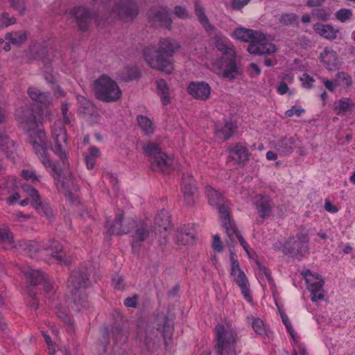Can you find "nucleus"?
I'll use <instances>...</instances> for the list:
<instances>
[{
    "label": "nucleus",
    "mask_w": 355,
    "mask_h": 355,
    "mask_svg": "<svg viewBox=\"0 0 355 355\" xmlns=\"http://www.w3.org/2000/svg\"><path fill=\"white\" fill-rule=\"evenodd\" d=\"M298 16L293 12L282 13L279 18V23L285 26H288L297 22Z\"/></svg>",
    "instance_id": "obj_54"
},
{
    "label": "nucleus",
    "mask_w": 355,
    "mask_h": 355,
    "mask_svg": "<svg viewBox=\"0 0 355 355\" xmlns=\"http://www.w3.org/2000/svg\"><path fill=\"white\" fill-rule=\"evenodd\" d=\"M40 139H42V135L45 136L44 132H40ZM41 142L42 144L37 141H33L32 143V146L35 153L53 179L55 180H60L63 173L62 168L51 159L47 153L46 144L42 141V139H41Z\"/></svg>",
    "instance_id": "obj_7"
},
{
    "label": "nucleus",
    "mask_w": 355,
    "mask_h": 355,
    "mask_svg": "<svg viewBox=\"0 0 355 355\" xmlns=\"http://www.w3.org/2000/svg\"><path fill=\"white\" fill-rule=\"evenodd\" d=\"M139 296L134 295L132 297H128L124 300L123 304L126 307L136 308L137 306Z\"/></svg>",
    "instance_id": "obj_63"
},
{
    "label": "nucleus",
    "mask_w": 355,
    "mask_h": 355,
    "mask_svg": "<svg viewBox=\"0 0 355 355\" xmlns=\"http://www.w3.org/2000/svg\"><path fill=\"white\" fill-rule=\"evenodd\" d=\"M77 101L78 111L83 118L92 125L99 123L101 115L96 107L83 96L78 95Z\"/></svg>",
    "instance_id": "obj_11"
},
{
    "label": "nucleus",
    "mask_w": 355,
    "mask_h": 355,
    "mask_svg": "<svg viewBox=\"0 0 355 355\" xmlns=\"http://www.w3.org/2000/svg\"><path fill=\"white\" fill-rule=\"evenodd\" d=\"M5 39L14 45H20L26 41L27 35L25 31H19L6 33Z\"/></svg>",
    "instance_id": "obj_44"
},
{
    "label": "nucleus",
    "mask_w": 355,
    "mask_h": 355,
    "mask_svg": "<svg viewBox=\"0 0 355 355\" xmlns=\"http://www.w3.org/2000/svg\"><path fill=\"white\" fill-rule=\"evenodd\" d=\"M188 93L196 99L206 101L210 97L211 87L205 82H192L187 88Z\"/></svg>",
    "instance_id": "obj_19"
},
{
    "label": "nucleus",
    "mask_w": 355,
    "mask_h": 355,
    "mask_svg": "<svg viewBox=\"0 0 355 355\" xmlns=\"http://www.w3.org/2000/svg\"><path fill=\"white\" fill-rule=\"evenodd\" d=\"M21 176L33 184L40 183L41 180V177L33 169H23L21 171Z\"/></svg>",
    "instance_id": "obj_52"
},
{
    "label": "nucleus",
    "mask_w": 355,
    "mask_h": 355,
    "mask_svg": "<svg viewBox=\"0 0 355 355\" xmlns=\"http://www.w3.org/2000/svg\"><path fill=\"white\" fill-rule=\"evenodd\" d=\"M28 94L33 101L38 103L46 105L51 101V95L49 92H42L36 87H29Z\"/></svg>",
    "instance_id": "obj_38"
},
{
    "label": "nucleus",
    "mask_w": 355,
    "mask_h": 355,
    "mask_svg": "<svg viewBox=\"0 0 355 355\" xmlns=\"http://www.w3.org/2000/svg\"><path fill=\"white\" fill-rule=\"evenodd\" d=\"M295 144L296 139L294 137H286L277 142L275 149L280 155L286 156L293 152Z\"/></svg>",
    "instance_id": "obj_31"
},
{
    "label": "nucleus",
    "mask_w": 355,
    "mask_h": 355,
    "mask_svg": "<svg viewBox=\"0 0 355 355\" xmlns=\"http://www.w3.org/2000/svg\"><path fill=\"white\" fill-rule=\"evenodd\" d=\"M150 23L156 28H166L171 30L172 19L169 17L167 7H153L148 12Z\"/></svg>",
    "instance_id": "obj_14"
},
{
    "label": "nucleus",
    "mask_w": 355,
    "mask_h": 355,
    "mask_svg": "<svg viewBox=\"0 0 355 355\" xmlns=\"http://www.w3.org/2000/svg\"><path fill=\"white\" fill-rule=\"evenodd\" d=\"M205 193L209 204L218 209L219 216H227V212L230 211L229 205L223 194L210 185L205 187Z\"/></svg>",
    "instance_id": "obj_16"
},
{
    "label": "nucleus",
    "mask_w": 355,
    "mask_h": 355,
    "mask_svg": "<svg viewBox=\"0 0 355 355\" xmlns=\"http://www.w3.org/2000/svg\"><path fill=\"white\" fill-rule=\"evenodd\" d=\"M157 87L160 93V98L163 105H166L170 103L171 99L168 96V88L166 82L164 79H159L156 81Z\"/></svg>",
    "instance_id": "obj_47"
},
{
    "label": "nucleus",
    "mask_w": 355,
    "mask_h": 355,
    "mask_svg": "<svg viewBox=\"0 0 355 355\" xmlns=\"http://www.w3.org/2000/svg\"><path fill=\"white\" fill-rule=\"evenodd\" d=\"M16 115L25 130L28 131L36 127V117L31 108L27 107L19 108L16 111Z\"/></svg>",
    "instance_id": "obj_20"
},
{
    "label": "nucleus",
    "mask_w": 355,
    "mask_h": 355,
    "mask_svg": "<svg viewBox=\"0 0 355 355\" xmlns=\"http://www.w3.org/2000/svg\"><path fill=\"white\" fill-rule=\"evenodd\" d=\"M11 6L21 14L25 10L24 0H9Z\"/></svg>",
    "instance_id": "obj_64"
},
{
    "label": "nucleus",
    "mask_w": 355,
    "mask_h": 355,
    "mask_svg": "<svg viewBox=\"0 0 355 355\" xmlns=\"http://www.w3.org/2000/svg\"><path fill=\"white\" fill-rule=\"evenodd\" d=\"M248 51L253 55L271 54L276 51L274 44L267 42L266 36L261 40H254L248 47Z\"/></svg>",
    "instance_id": "obj_18"
},
{
    "label": "nucleus",
    "mask_w": 355,
    "mask_h": 355,
    "mask_svg": "<svg viewBox=\"0 0 355 355\" xmlns=\"http://www.w3.org/2000/svg\"><path fill=\"white\" fill-rule=\"evenodd\" d=\"M353 12L349 8H341L335 12V17L342 23H345L352 19Z\"/></svg>",
    "instance_id": "obj_53"
},
{
    "label": "nucleus",
    "mask_w": 355,
    "mask_h": 355,
    "mask_svg": "<svg viewBox=\"0 0 355 355\" xmlns=\"http://www.w3.org/2000/svg\"><path fill=\"white\" fill-rule=\"evenodd\" d=\"M295 44L304 49H311L315 46V42L305 35L298 36Z\"/></svg>",
    "instance_id": "obj_55"
},
{
    "label": "nucleus",
    "mask_w": 355,
    "mask_h": 355,
    "mask_svg": "<svg viewBox=\"0 0 355 355\" xmlns=\"http://www.w3.org/2000/svg\"><path fill=\"white\" fill-rule=\"evenodd\" d=\"M180 48L177 41L162 38L158 43L157 49L154 46H147L143 51V55L152 69L171 73L173 69L172 58Z\"/></svg>",
    "instance_id": "obj_1"
},
{
    "label": "nucleus",
    "mask_w": 355,
    "mask_h": 355,
    "mask_svg": "<svg viewBox=\"0 0 355 355\" xmlns=\"http://www.w3.org/2000/svg\"><path fill=\"white\" fill-rule=\"evenodd\" d=\"M140 76V71L137 66H126L123 68L120 74L121 80L129 82L138 78Z\"/></svg>",
    "instance_id": "obj_41"
},
{
    "label": "nucleus",
    "mask_w": 355,
    "mask_h": 355,
    "mask_svg": "<svg viewBox=\"0 0 355 355\" xmlns=\"http://www.w3.org/2000/svg\"><path fill=\"white\" fill-rule=\"evenodd\" d=\"M219 217L222 223V226L225 229L228 237L227 243L229 245L234 246L235 244V238H237L238 235L241 233L236 227L234 221L232 220L230 211L227 212V216H225L224 217L219 216Z\"/></svg>",
    "instance_id": "obj_24"
},
{
    "label": "nucleus",
    "mask_w": 355,
    "mask_h": 355,
    "mask_svg": "<svg viewBox=\"0 0 355 355\" xmlns=\"http://www.w3.org/2000/svg\"><path fill=\"white\" fill-rule=\"evenodd\" d=\"M61 188L64 194L69 197H71L73 193L78 191L80 189L77 178L71 172L62 177Z\"/></svg>",
    "instance_id": "obj_30"
},
{
    "label": "nucleus",
    "mask_w": 355,
    "mask_h": 355,
    "mask_svg": "<svg viewBox=\"0 0 355 355\" xmlns=\"http://www.w3.org/2000/svg\"><path fill=\"white\" fill-rule=\"evenodd\" d=\"M13 236L8 228L0 227V244L4 245L3 248L13 247Z\"/></svg>",
    "instance_id": "obj_50"
},
{
    "label": "nucleus",
    "mask_w": 355,
    "mask_h": 355,
    "mask_svg": "<svg viewBox=\"0 0 355 355\" xmlns=\"http://www.w3.org/2000/svg\"><path fill=\"white\" fill-rule=\"evenodd\" d=\"M111 334L114 342L125 343L128 340V333L124 330V322L120 316L119 321H115L112 329Z\"/></svg>",
    "instance_id": "obj_35"
},
{
    "label": "nucleus",
    "mask_w": 355,
    "mask_h": 355,
    "mask_svg": "<svg viewBox=\"0 0 355 355\" xmlns=\"http://www.w3.org/2000/svg\"><path fill=\"white\" fill-rule=\"evenodd\" d=\"M15 22L16 19L13 17H10L7 12H3L0 16V28L7 27Z\"/></svg>",
    "instance_id": "obj_60"
},
{
    "label": "nucleus",
    "mask_w": 355,
    "mask_h": 355,
    "mask_svg": "<svg viewBox=\"0 0 355 355\" xmlns=\"http://www.w3.org/2000/svg\"><path fill=\"white\" fill-rule=\"evenodd\" d=\"M15 141L5 132L0 131V151L3 152L8 159H14Z\"/></svg>",
    "instance_id": "obj_36"
},
{
    "label": "nucleus",
    "mask_w": 355,
    "mask_h": 355,
    "mask_svg": "<svg viewBox=\"0 0 355 355\" xmlns=\"http://www.w3.org/2000/svg\"><path fill=\"white\" fill-rule=\"evenodd\" d=\"M26 279L33 286L42 284L46 293H49L52 289L51 282L46 278V275L40 270L28 269L24 271Z\"/></svg>",
    "instance_id": "obj_21"
},
{
    "label": "nucleus",
    "mask_w": 355,
    "mask_h": 355,
    "mask_svg": "<svg viewBox=\"0 0 355 355\" xmlns=\"http://www.w3.org/2000/svg\"><path fill=\"white\" fill-rule=\"evenodd\" d=\"M22 189L32 200V206L35 209H37V206L42 202L39 191L30 184H24Z\"/></svg>",
    "instance_id": "obj_42"
},
{
    "label": "nucleus",
    "mask_w": 355,
    "mask_h": 355,
    "mask_svg": "<svg viewBox=\"0 0 355 355\" xmlns=\"http://www.w3.org/2000/svg\"><path fill=\"white\" fill-rule=\"evenodd\" d=\"M309 236L307 234H297L285 242L283 252L289 257L301 260L309 254Z\"/></svg>",
    "instance_id": "obj_6"
},
{
    "label": "nucleus",
    "mask_w": 355,
    "mask_h": 355,
    "mask_svg": "<svg viewBox=\"0 0 355 355\" xmlns=\"http://www.w3.org/2000/svg\"><path fill=\"white\" fill-rule=\"evenodd\" d=\"M193 6L195 14L199 21L207 30L213 29L214 27L209 24L208 17L205 12V10L201 5L200 1L195 0L193 1Z\"/></svg>",
    "instance_id": "obj_40"
},
{
    "label": "nucleus",
    "mask_w": 355,
    "mask_h": 355,
    "mask_svg": "<svg viewBox=\"0 0 355 355\" xmlns=\"http://www.w3.org/2000/svg\"><path fill=\"white\" fill-rule=\"evenodd\" d=\"M181 190L186 205L192 206L195 202L194 195L196 192V187L190 184H181Z\"/></svg>",
    "instance_id": "obj_43"
},
{
    "label": "nucleus",
    "mask_w": 355,
    "mask_h": 355,
    "mask_svg": "<svg viewBox=\"0 0 355 355\" xmlns=\"http://www.w3.org/2000/svg\"><path fill=\"white\" fill-rule=\"evenodd\" d=\"M24 252L31 257H35L42 246L34 241H26L21 244Z\"/></svg>",
    "instance_id": "obj_46"
},
{
    "label": "nucleus",
    "mask_w": 355,
    "mask_h": 355,
    "mask_svg": "<svg viewBox=\"0 0 355 355\" xmlns=\"http://www.w3.org/2000/svg\"><path fill=\"white\" fill-rule=\"evenodd\" d=\"M52 138L54 146H51V150L58 156L64 168L69 165L68 157L69 153L67 143V131L64 128H53L52 130Z\"/></svg>",
    "instance_id": "obj_9"
},
{
    "label": "nucleus",
    "mask_w": 355,
    "mask_h": 355,
    "mask_svg": "<svg viewBox=\"0 0 355 355\" xmlns=\"http://www.w3.org/2000/svg\"><path fill=\"white\" fill-rule=\"evenodd\" d=\"M237 125L232 121H225L223 124H218L216 128V135L217 137L229 139L236 130Z\"/></svg>",
    "instance_id": "obj_34"
},
{
    "label": "nucleus",
    "mask_w": 355,
    "mask_h": 355,
    "mask_svg": "<svg viewBox=\"0 0 355 355\" xmlns=\"http://www.w3.org/2000/svg\"><path fill=\"white\" fill-rule=\"evenodd\" d=\"M94 94L97 99L112 103L121 97V90L117 83L106 75L101 76L94 83Z\"/></svg>",
    "instance_id": "obj_4"
},
{
    "label": "nucleus",
    "mask_w": 355,
    "mask_h": 355,
    "mask_svg": "<svg viewBox=\"0 0 355 355\" xmlns=\"http://www.w3.org/2000/svg\"><path fill=\"white\" fill-rule=\"evenodd\" d=\"M92 272L91 263H85L75 268L69 277L67 284L71 290L85 289L91 286L89 277Z\"/></svg>",
    "instance_id": "obj_10"
},
{
    "label": "nucleus",
    "mask_w": 355,
    "mask_h": 355,
    "mask_svg": "<svg viewBox=\"0 0 355 355\" xmlns=\"http://www.w3.org/2000/svg\"><path fill=\"white\" fill-rule=\"evenodd\" d=\"M300 80L302 83L303 87L306 89H310L311 87H312L313 83L315 81L313 78L306 73H304L302 75V77L300 78Z\"/></svg>",
    "instance_id": "obj_62"
},
{
    "label": "nucleus",
    "mask_w": 355,
    "mask_h": 355,
    "mask_svg": "<svg viewBox=\"0 0 355 355\" xmlns=\"http://www.w3.org/2000/svg\"><path fill=\"white\" fill-rule=\"evenodd\" d=\"M70 292L72 297L71 309L79 312L89 307V303L87 300L85 289L71 290Z\"/></svg>",
    "instance_id": "obj_25"
},
{
    "label": "nucleus",
    "mask_w": 355,
    "mask_h": 355,
    "mask_svg": "<svg viewBox=\"0 0 355 355\" xmlns=\"http://www.w3.org/2000/svg\"><path fill=\"white\" fill-rule=\"evenodd\" d=\"M135 225V220L132 218H123V214H118L113 222L106 221L107 234H126L130 232Z\"/></svg>",
    "instance_id": "obj_12"
},
{
    "label": "nucleus",
    "mask_w": 355,
    "mask_h": 355,
    "mask_svg": "<svg viewBox=\"0 0 355 355\" xmlns=\"http://www.w3.org/2000/svg\"><path fill=\"white\" fill-rule=\"evenodd\" d=\"M310 292L320 291L324 286V282L322 276L312 272L310 270H306L302 272Z\"/></svg>",
    "instance_id": "obj_28"
},
{
    "label": "nucleus",
    "mask_w": 355,
    "mask_h": 355,
    "mask_svg": "<svg viewBox=\"0 0 355 355\" xmlns=\"http://www.w3.org/2000/svg\"><path fill=\"white\" fill-rule=\"evenodd\" d=\"M71 14L74 17L77 25L80 30L85 31L87 30L94 15L85 7H76L71 10Z\"/></svg>",
    "instance_id": "obj_22"
},
{
    "label": "nucleus",
    "mask_w": 355,
    "mask_h": 355,
    "mask_svg": "<svg viewBox=\"0 0 355 355\" xmlns=\"http://www.w3.org/2000/svg\"><path fill=\"white\" fill-rule=\"evenodd\" d=\"M227 151L230 157L239 164H244L249 159L248 149L241 143L232 144Z\"/></svg>",
    "instance_id": "obj_23"
},
{
    "label": "nucleus",
    "mask_w": 355,
    "mask_h": 355,
    "mask_svg": "<svg viewBox=\"0 0 355 355\" xmlns=\"http://www.w3.org/2000/svg\"><path fill=\"white\" fill-rule=\"evenodd\" d=\"M354 105L348 98H342L334 104V112L339 115L350 110L351 107Z\"/></svg>",
    "instance_id": "obj_49"
},
{
    "label": "nucleus",
    "mask_w": 355,
    "mask_h": 355,
    "mask_svg": "<svg viewBox=\"0 0 355 355\" xmlns=\"http://www.w3.org/2000/svg\"><path fill=\"white\" fill-rule=\"evenodd\" d=\"M170 217L168 215V212L164 209L161 210L155 218V231L157 234V232L162 234L164 233L163 235V239L165 240L167 236L166 232L170 228Z\"/></svg>",
    "instance_id": "obj_27"
},
{
    "label": "nucleus",
    "mask_w": 355,
    "mask_h": 355,
    "mask_svg": "<svg viewBox=\"0 0 355 355\" xmlns=\"http://www.w3.org/2000/svg\"><path fill=\"white\" fill-rule=\"evenodd\" d=\"M234 36L239 40L250 44L254 40L263 38V33L252 29L239 28L234 31Z\"/></svg>",
    "instance_id": "obj_29"
},
{
    "label": "nucleus",
    "mask_w": 355,
    "mask_h": 355,
    "mask_svg": "<svg viewBox=\"0 0 355 355\" xmlns=\"http://www.w3.org/2000/svg\"><path fill=\"white\" fill-rule=\"evenodd\" d=\"M131 236V245L134 250L139 249L152 233V227L146 221L135 222Z\"/></svg>",
    "instance_id": "obj_15"
},
{
    "label": "nucleus",
    "mask_w": 355,
    "mask_h": 355,
    "mask_svg": "<svg viewBox=\"0 0 355 355\" xmlns=\"http://www.w3.org/2000/svg\"><path fill=\"white\" fill-rule=\"evenodd\" d=\"M214 66L217 70L216 73L229 81H233L238 75H241L243 72L236 61V55L234 57L221 56L216 60Z\"/></svg>",
    "instance_id": "obj_8"
},
{
    "label": "nucleus",
    "mask_w": 355,
    "mask_h": 355,
    "mask_svg": "<svg viewBox=\"0 0 355 355\" xmlns=\"http://www.w3.org/2000/svg\"><path fill=\"white\" fill-rule=\"evenodd\" d=\"M313 29L315 33L329 41H333L337 38L340 31L335 28L330 24L315 23L313 26Z\"/></svg>",
    "instance_id": "obj_26"
},
{
    "label": "nucleus",
    "mask_w": 355,
    "mask_h": 355,
    "mask_svg": "<svg viewBox=\"0 0 355 355\" xmlns=\"http://www.w3.org/2000/svg\"><path fill=\"white\" fill-rule=\"evenodd\" d=\"M173 12L175 17L181 19H187L189 17V12L185 6H175Z\"/></svg>",
    "instance_id": "obj_59"
},
{
    "label": "nucleus",
    "mask_w": 355,
    "mask_h": 355,
    "mask_svg": "<svg viewBox=\"0 0 355 355\" xmlns=\"http://www.w3.org/2000/svg\"><path fill=\"white\" fill-rule=\"evenodd\" d=\"M138 10L136 0H119L112 8V12L123 21L135 19L138 15Z\"/></svg>",
    "instance_id": "obj_13"
},
{
    "label": "nucleus",
    "mask_w": 355,
    "mask_h": 355,
    "mask_svg": "<svg viewBox=\"0 0 355 355\" xmlns=\"http://www.w3.org/2000/svg\"><path fill=\"white\" fill-rule=\"evenodd\" d=\"M256 209L260 217L262 218L268 217L272 211L271 200L268 198L261 196L256 202Z\"/></svg>",
    "instance_id": "obj_39"
},
{
    "label": "nucleus",
    "mask_w": 355,
    "mask_h": 355,
    "mask_svg": "<svg viewBox=\"0 0 355 355\" xmlns=\"http://www.w3.org/2000/svg\"><path fill=\"white\" fill-rule=\"evenodd\" d=\"M312 17L321 21H327L330 17V14L323 8H315L311 12Z\"/></svg>",
    "instance_id": "obj_58"
},
{
    "label": "nucleus",
    "mask_w": 355,
    "mask_h": 355,
    "mask_svg": "<svg viewBox=\"0 0 355 355\" xmlns=\"http://www.w3.org/2000/svg\"><path fill=\"white\" fill-rule=\"evenodd\" d=\"M196 231L192 226L184 225L178 230L176 234V242L178 244L188 245L193 241Z\"/></svg>",
    "instance_id": "obj_32"
},
{
    "label": "nucleus",
    "mask_w": 355,
    "mask_h": 355,
    "mask_svg": "<svg viewBox=\"0 0 355 355\" xmlns=\"http://www.w3.org/2000/svg\"><path fill=\"white\" fill-rule=\"evenodd\" d=\"M56 310H57L56 314L58 318H60L61 320H62L67 324L71 323V320L67 313L66 308L62 307L61 306H57Z\"/></svg>",
    "instance_id": "obj_61"
},
{
    "label": "nucleus",
    "mask_w": 355,
    "mask_h": 355,
    "mask_svg": "<svg viewBox=\"0 0 355 355\" xmlns=\"http://www.w3.org/2000/svg\"><path fill=\"white\" fill-rule=\"evenodd\" d=\"M216 329V355H236L237 336L235 331L229 325L218 324Z\"/></svg>",
    "instance_id": "obj_3"
},
{
    "label": "nucleus",
    "mask_w": 355,
    "mask_h": 355,
    "mask_svg": "<svg viewBox=\"0 0 355 355\" xmlns=\"http://www.w3.org/2000/svg\"><path fill=\"white\" fill-rule=\"evenodd\" d=\"M215 45L217 49L222 53V56L234 57L236 55L233 44L226 38H217Z\"/></svg>",
    "instance_id": "obj_37"
},
{
    "label": "nucleus",
    "mask_w": 355,
    "mask_h": 355,
    "mask_svg": "<svg viewBox=\"0 0 355 355\" xmlns=\"http://www.w3.org/2000/svg\"><path fill=\"white\" fill-rule=\"evenodd\" d=\"M137 122L139 127L146 135H151L154 133L155 126L153 121L149 118L144 115H139L137 116Z\"/></svg>",
    "instance_id": "obj_45"
},
{
    "label": "nucleus",
    "mask_w": 355,
    "mask_h": 355,
    "mask_svg": "<svg viewBox=\"0 0 355 355\" xmlns=\"http://www.w3.org/2000/svg\"><path fill=\"white\" fill-rule=\"evenodd\" d=\"M144 150L149 157L152 170L168 173L175 167L174 159L162 152L157 144L149 143L144 146Z\"/></svg>",
    "instance_id": "obj_5"
},
{
    "label": "nucleus",
    "mask_w": 355,
    "mask_h": 355,
    "mask_svg": "<svg viewBox=\"0 0 355 355\" xmlns=\"http://www.w3.org/2000/svg\"><path fill=\"white\" fill-rule=\"evenodd\" d=\"M336 85L348 87L352 84V77L345 72H338L334 80Z\"/></svg>",
    "instance_id": "obj_51"
},
{
    "label": "nucleus",
    "mask_w": 355,
    "mask_h": 355,
    "mask_svg": "<svg viewBox=\"0 0 355 355\" xmlns=\"http://www.w3.org/2000/svg\"><path fill=\"white\" fill-rule=\"evenodd\" d=\"M37 209H35L37 212L40 215L45 216L48 218H52L54 216L53 210L51 206L48 204H44L42 202L40 203L39 206H37Z\"/></svg>",
    "instance_id": "obj_56"
},
{
    "label": "nucleus",
    "mask_w": 355,
    "mask_h": 355,
    "mask_svg": "<svg viewBox=\"0 0 355 355\" xmlns=\"http://www.w3.org/2000/svg\"><path fill=\"white\" fill-rule=\"evenodd\" d=\"M320 58L322 62L329 68L336 64V54L333 50L324 49L320 53Z\"/></svg>",
    "instance_id": "obj_48"
},
{
    "label": "nucleus",
    "mask_w": 355,
    "mask_h": 355,
    "mask_svg": "<svg viewBox=\"0 0 355 355\" xmlns=\"http://www.w3.org/2000/svg\"><path fill=\"white\" fill-rule=\"evenodd\" d=\"M160 324H158L159 328L157 330L139 331L137 334V339L142 343L143 349L146 352H153L156 349L158 342L157 331L161 330L162 335L165 341V345H168V340H170L173 331V327L170 324L168 316L164 315L158 319Z\"/></svg>",
    "instance_id": "obj_2"
},
{
    "label": "nucleus",
    "mask_w": 355,
    "mask_h": 355,
    "mask_svg": "<svg viewBox=\"0 0 355 355\" xmlns=\"http://www.w3.org/2000/svg\"><path fill=\"white\" fill-rule=\"evenodd\" d=\"M252 327L254 331L260 336L266 335V330L263 321L257 318L253 320Z\"/></svg>",
    "instance_id": "obj_57"
},
{
    "label": "nucleus",
    "mask_w": 355,
    "mask_h": 355,
    "mask_svg": "<svg viewBox=\"0 0 355 355\" xmlns=\"http://www.w3.org/2000/svg\"><path fill=\"white\" fill-rule=\"evenodd\" d=\"M42 248L49 251L51 257L56 260L58 263L67 266L71 263V257L66 254L59 242L52 241L49 245L44 243Z\"/></svg>",
    "instance_id": "obj_17"
},
{
    "label": "nucleus",
    "mask_w": 355,
    "mask_h": 355,
    "mask_svg": "<svg viewBox=\"0 0 355 355\" xmlns=\"http://www.w3.org/2000/svg\"><path fill=\"white\" fill-rule=\"evenodd\" d=\"M232 276L233 277L234 282L239 286L245 299L250 302H252V298L250 292L248 281L244 272L240 270L236 275Z\"/></svg>",
    "instance_id": "obj_33"
}]
</instances>
